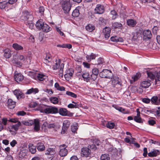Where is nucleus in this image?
<instances>
[{"label":"nucleus","mask_w":160,"mask_h":160,"mask_svg":"<svg viewBox=\"0 0 160 160\" xmlns=\"http://www.w3.org/2000/svg\"><path fill=\"white\" fill-rule=\"evenodd\" d=\"M38 110L41 112L46 114L57 113L58 112L57 108L55 107H48L44 104L40 105L38 107Z\"/></svg>","instance_id":"f257e3e1"},{"label":"nucleus","mask_w":160,"mask_h":160,"mask_svg":"<svg viewBox=\"0 0 160 160\" xmlns=\"http://www.w3.org/2000/svg\"><path fill=\"white\" fill-rule=\"evenodd\" d=\"M23 19L29 28L31 29L33 28L34 24L33 23V17L32 15L27 13L24 15Z\"/></svg>","instance_id":"f03ea898"},{"label":"nucleus","mask_w":160,"mask_h":160,"mask_svg":"<svg viewBox=\"0 0 160 160\" xmlns=\"http://www.w3.org/2000/svg\"><path fill=\"white\" fill-rule=\"evenodd\" d=\"M71 0H63L62 2V7L65 13H68L71 9Z\"/></svg>","instance_id":"7ed1b4c3"},{"label":"nucleus","mask_w":160,"mask_h":160,"mask_svg":"<svg viewBox=\"0 0 160 160\" xmlns=\"http://www.w3.org/2000/svg\"><path fill=\"white\" fill-rule=\"evenodd\" d=\"M21 125V122L15 125L9 126L8 127V130L10 132L11 134L15 135L16 134L17 132L18 129L19 127Z\"/></svg>","instance_id":"20e7f679"},{"label":"nucleus","mask_w":160,"mask_h":160,"mask_svg":"<svg viewBox=\"0 0 160 160\" xmlns=\"http://www.w3.org/2000/svg\"><path fill=\"white\" fill-rule=\"evenodd\" d=\"M32 74V78L35 80H38L40 81H43L47 79V76L44 74L38 73L37 75L35 74L34 73H33Z\"/></svg>","instance_id":"39448f33"},{"label":"nucleus","mask_w":160,"mask_h":160,"mask_svg":"<svg viewBox=\"0 0 160 160\" xmlns=\"http://www.w3.org/2000/svg\"><path fill=\"white\" fill-rule=\"evenodd\" d=\"M143 39L145 41L149 40L152 37L151 32L149 30H144L143 32Z\"/></svg>","instance_id":"423d86ee"},{"label":"nucleus","mask_w":160,"mask_h":160,"mask_svg":"<svg viewBox=\"0 0 160 160\" xmlns=\"http://www.w3.org/2000/svg\"><path fill=\"white\" fill-rule=\"evenodd\" d=\"M112 74L111 71L108 69L103 70L99 74L100 76L103 78H109Z\"/></svg>","instance_id":"0eeeda50"},{"label":"nucleus","mask_w":160,"mask_h":160,"mask_svg":"<svg viewBox=\"0 0 160 160\" xmlns=\"http://www.w3.org/2000/svg\"><path fill=\"white\" fill-rule=\"evenodd\" d=\"M45 154L52 156L51 157L53 158V160L54 158H56L57 156L55 150L52 148H48L46 151Z\"/></svg>","instance_id":"6e6552de"},{"label":"nucleus","mask_w":160,"mask_h":160,"mask_svg":"<svg viewBox=\"0 0 160 160\" xmlns=\"http://www.w3.org/2000/svg\"><path fill=\"white\" fill-rule=\"evenodd\" d=\"M66 145L63 144L60 146L59 154L61 157L65 156L68 154V150L66 149Z\"/></svg>","instance_id":"1a4fd4ad"},{"label":"nucleus","mask_w":160,"mask_h":160,"mask_svg":"<svg viewBox=\"0 0 160 160\" xmlns=\"http://www.w3.org/2000/svg\"><path fill=\"white\" fill-rule=\"evenodd\" d=\"M104 11V7L102 5L100 4H97L95 9V13L99 14L103 13Z\"/></svg>","instance_id":"9d476101"},{"label":"nucleus","mask_w":160,"mask_h":160,"mask_svg":"<svg viewBox=\"0 0 160 160\" xmlns=\"http://www.w3.org/2000/svg\"><path fill=\"white\" fill-rule=\"evenodd\" d=\"M90 152V150L88 148H83L82 149L81 155L82 156L87 157L89 156Z\"/></svg>","instance_id":"9b49d317"},{"label":"nucleus","mask_w":160,"mask_h":160,"mask_svg":"<svg viewBox=\"0 0 160 160\" xmlns=\"http://www.w3.org/2000/svg\"><path fill=\"white\" fill-rule=\"evenodd\" d=\"M141 76V74L139 73H137L135 75L132 76L130 80L131 83L132 84L133 82L137 81L140 78Z\"/></svg>","instance_id":"f8f14e48"},{"label":"nucleus","mask_w":160,"mask_h":160,"mask_svg":"<svg viewBox=\"0 0 160 160\" xmlns=\"http://www.w3.org/2000/svg\"><path fill=\"white\" fill-rule=\"evenodd\" d=\"M151 85L150 81L149 80H145L142 81L140 83V86L143 88H147Z\"/></svg>","instance_id":"ddd939ff"},{"label":"nucleus","mask_w":160,"mask_h":160,"mask_svg":"<svg viewBox=\"0 0 160 160\" xmlns=\"http://www.w3.org/2000/svg\"><path fill=\"white\" fill-rule=\"evenodd\" d=\"M103 32L104 33L105 38L106 39H108L110 36L111 29L109 27H106L103 29Z\"/></svg>","instance_id":"4468645a"},{"label":"nucleus","mask_w":160,"mask_h":160,"mask_svg":"<svg viewBox=\"0 0 160 160\" xmlns=\"http://www.w3.org/2000/svg\"><path fill=\"white\" fill-rule=\"evenodd\" d=\"M33 122L34 124V129L35 131H38L40 129L39 120L38 119H36L34 120Z\"/></svg>","instance_id":"2eb2a0df"},{"label":"nucleus","mask_w":160,"mask_h":160,"mask_svg":"<svg viewBox=\"0 0 160 160\" xmlns=\"http://www.w3.org/2000/svg\"><path fill=\"white\" fill-rule=\"evenodd\" d=\"M58 113L62 116H66L68 115V113L69 112L66 109L63 108H60L58 110Z\"/></svg>","instance_id":"dca6fc26"},{"label":"nucleus","mask_w":160,"mask_h":160,"mask_svg":"<svg viewBox=\"0 0 160 160\" xmlns=\"http://www.w3.org/2000/svg\"><path fill=\"white\" fill-rule=\"evenodd\" d=\"M11 51L8 48H6L3 50V56L6 58H10L12 56Z\"/></svg>","instance_id":"f3484780"},{"label":"nucleus","mask_w":160,"mask_h":160,"mask_svg":"<svg viewBox=\"0 0 160 160\" xmlns=\"http://www.w3.org/2000/svg\"><path fill=\"white\" fill-rule=\"evenodd\" d=\"M52 58V56L50 54L47 53L46 57L44 59V62L46 64L51 63Z\"/></svg>","instance_id":"a211bd4d"},{"label":"nucleus","mask_w":160,"mask_h":160,"mask_svg":"<svg viewBox=\"0 0 160 160\" xmlns=\"http://www.w3.org/2000/svg\"><path fill=\"white\" fill-rule=\"evenodd\" d=\"M7 119L6 118H3L2 119V122L0 121V131L6 128L7 124Z\"/></svg>","instance_id":"6ab92c4d"},{"label":"nucleus","mask_w":160,"mask_h":160,"mask_svg":"<svg viewBox=\"0 0 160 160\" xmlns=\"http://www.w3.org/2000/svg\"><path fill=\"white\" fill-rule=\"evenodd\" d=\"M110 39L112 41L116 42H123V41L122 38L116 36L112 37L110 38Z\"/></svg>","instance_id":"aec40b11"},{"label":"nucleus","mask_w":160,"mask_h":160,"mask_svg":"<svg viewBox=\"0 0 160 160\" xmlns=\"http://www.w3.org/2000/svg\"><path fill=\"white\" fill-rule=\"evenodd\" d=\"M13 93L18 99L23 98L24 96V94L19 90H15L14 91Z\"/></svg>","instance_id":"412c9836"},{"label":"nucleus","mask_w":160,"mask_h":160,"mask_svg":"<svg viewBox=\"0 0 160 160\" xmlns=\"http://www.w3.org/2000/svg\"><path fill=\"white\" fill-rule=\"evenodd\" d=\"M15 80L17 82H20L23 79V76L21 73H15L14 76Z\"/></svg>","instance_id":"4be33fe9"},{"label":"nucleus","mask_w":160,"mask_h":160,"mask_svg":"<svg viewBox=\"0 0 160 160\" xmlns=\"http://www.w3.org/2000/svg\"><path fill=\"white\" fill-rule=\"evenodd\" d=\"M82 77L84 80L87 82L89 81L91 79L89 72L87 71H85L83 72L82 74Z\"/></svg>","instance_id":"5701e85b"},{"label":"nucleus","mask_w":160,"mask_h":160,"mask_svg":"<svg viewBox=\"0 0 160 160\" xmlns=\"http://www.w3.org/2000/svg\"><path fill=\"white\" fill-rule=\"evenodd\" d=\"M39 92L38 89V88H32L28 89L26 93V94H30L32 93L35 94Z\"/></svg>","instance_id":"b1692460"},{"label":"nucleus","mask_w":160,"mask_h":160,"mask_svg":"<svg viewBox=\"0 0 160 160\" xmlns=\"http://www.w3.org/2000/svg\"><path fill=\"white\" fill-rule=\"evenodd\" d=\"M8 107L10 109H13L15 106L16 102L12 99H9L8 101Z\"/></svg>","instance_id":"393cba45"},{"label":"nucleus","mask_w":160,"mask_h":160,"mask_svg":"<svg viewBox=\"0 0 160 160\" xmlns=\"http://www.w3.org/2000/svg\"><path fill=\"white\" fill-rule=\"evenodd\" d=\"M127 23L128 26L133 27L137 24V22L134 19H129L127 20Z\"/></svg>","instance_id":"a878e982"},{"label":"nucleus","mask_w":160,"mask_h":160,"mask_svg":"<svg viewBox=\"0 0 160 160\" xmlns=\"http://www.w3.org/2000/svg\"><path fill=\"white\" fill-rule=\"evenodd\" d=\"M160 154V152L159 150H155L151 152H149L148 155L149 157H156Z\"/></svg>","instance_id":"bb28decb"},{"label":"nucleus","mask_w":160,"mask_h":160,"mask_svg":"<svg viewBox=\"0 0 160 160\" xmlns=\"http://www.w3.org/2000/svg\"><path fill=\"white\" fill-rule=\"evenodd\" d=\"M97 57V55L93 53H92L90 55H87L86 58L88 62H90L92 60L94 59Z\"/></svg>","instance_id":"cd10ccee"},{"label":"nucleus","mask_w":160,"mask_h":160,"mask_svg":"<svg viewBox=\"0 0 160 160\" xmlns=\"http://www.w3.org/2000/svg\"><path fill=\"white\" fill-rule=\"evenodd\" d=\"M44 24L43 20L42 19H40L36 22V26L38 29L41 30L42 28V27Z\"/></svg>","instance_id":"c85d7f7f"},{"label":"nucleus","mask_w":160,"mask_h":160,"mask_svg":"<svg viewBox=\"0 0 160 160\" xmlns=\"http://www.w3.org/2000/svg\"><path fill=\"white\" fill-rule=\"evenodd\" d=\"M73 72V71L72 70H71V71H69L68 72L65 74L64 75V77L66 78V79L67 80L69 81L70 79H71L72 77Z\"/></svg>","instance_id":"c756f323"},{"label":"nucleus","mask_w":160,"mask_h":160,"mask_svg":"<svg viewBox=\"0 0 160 160\" xmlns=\"http://www.w3.org/2000/svg\"><path fill=\"white\" fill-rule=\"evenodd\" d=\"M113 106L116 110L122 112L124 114H127L128 113V112L126 111L125 109L122 108L121 107H119L116 105H113Z\"/></svg>","instance_id":"7c9ffc66"},{"label":"nucleus","mask_w":160,"mask_h":160,"mask_svg":"<svg viewBox=\"0 0 160 160\" xmlns=\"http://www.w3.org/2000/svg\"><path fill=\"white\" fill-rule=\"evenodd\" d=\"M28 147L30 152L32 154H34L36 151V146L32 143H29Z\"/></svg>","instance_id":"2f4dec72"},{"label":"nucleus","mask_w":160,"mask_h":160,"mask_svg":"<svg viewBox=\"0 0 160 160\" xmlns=\"http://www.w3.org/2000/svg\"><path fill=\"white\" fill-rule=\"evenodd\" d=\"M27 150L25 149L21 150L18 154V157L20 158H22L26 155Z\"/></svg>","instance_id":"473e14b6"},{"label":"nucleus","mask_w":160,"mask_h":160,"mask_svg":"<svg viewBox=\"0 0 160 160\" xmlns=\"http://www.w3.org/2000/svg\"><path fill=\"white\" fill-rule=\"evenodd\" d=\"M49 99L51 102L54 104H58L59 102V98L57 97H52Z\"/></svg>","instance_id":"72a5a7b5"},{"label":"nucleus","mask_w":160,"mask_h":160,"mask_svg":"<svg viewBox=\"0 0 160 160\" xmlns=\"http://www.w3.org/2000/svg\"><path fill=\"white\" fill-rule=\"evenodd\" d=\"M37 149L38 151H42L45 149V147L44 144L41 142H38L37 144Z\"/></svg>","instance_id":"f704fd0d"},{"label":"nucleus","mask_w":160,"mask_h":160,"mask_svg":"<svg viewBox=\"0 0 160 160\" xmlns=\"http://www.w3.org/2000/svg\"><path fill=\"white\" fill-rule=\"evenodd\" d=\"M12 47L16 50H20L23 49V47L22 46L16 43H14L12 44Z\"/></svg>","instance_id":"c9c22d12"},{"label":"nucleus","mask_w":160,"mask_h":160,"mask_svg":"<svg viewBox=\"0 0 160 160\" xmlns=\"http://www.w3.org/2000/svg\"><path fill=\"white\" fill-rule=\"evenodd\" d=\"M80 7H78L73 11L72 13V15L73 17H77L79 16L80 14L79 10Z\"/></svg>","instance_id":"e433bc0d"},{"label":"nucleus","mask_w":160,"mask_h":160,"mask_svg":"<svg viewBox=\"0 0 160 160\" xmlns=\"http://www.w3.org/2000/svg\"><path fill=\"white\" fill-rule=\"evenodd\" d=\"M21 123L25 125L29 126L33 124L34 122L32 120H27L22 121Z\"/></svg>","instance_id":"4c0bfd02"},{"label":"nucleus","mask_w":160,"mask_h":160,"mask_svg":"<svg viewBox=\"0 0 160 160\" xmlns=\"http://www.w3.org/2000/svg\"><path fill=\"white\" fill-rule=\"evenodd\" d=\"M41 29L43 32H47L50 31L51 28L48 24H44Z\"/></svg>","instance_id":"58836bf2"},{"label":"nucleus","mask_w":160,"mask_h":160,"mask_svg":"<svg viewBox=\"0 0 160 160\" xmlns=\"http://www.w3.org/2000/svg\"><path fill=\"white\" fill-rule=\"evenodd\" d=\"M85 28L87 31L91 32L95 29V27L93 25L89 24L86 26Z\"/></svg>","instance_id":"ea45409f"},{"label":"nucleus","mask_w":160,"mask_h":160,"mask_svg":"<svg viewBox=\"0 0 160 160\" xmlns=\"http://www.w3.org/2000/svg\"><path fill=\"white\" fill-rule=\"evenodd\" d=\"M158 97H153L150 100L151 101V102L152 104L158 105L159 104V102H158Z\"/></svg>","instance_id":"a19ab883"},{"label":"nucleus","mask_w":160,"mask_h":160,"mask_svg":"<svg viewBox=\"0 0 160 160\" xmlns=\"http://www.w3.org/2000/svg\"><path fill=\"white\" fill-rule=\"evenodd\" d=\"M78 128V125L77 123H75L71 126V131L73 133H75Z\"/></svg>","instance_id":"79ce46f5"},{"label":"nucleus","mask_w":160,"mask_h":160,"mask_svg":"<svg viewBox=\"0 0 160 160\" xmlns=\"http://www.w3.org/2000/svg\"><path fill=\"white\" fill-rule=\"evenodd\" d=\"M70 125V122L67 120H65L63 122V126L62 127L64 128H66L68 129Z\"/></svg>","instance_id":"37998d69"},{"label":"nucleus","mask_w":160,"mask_h":160,"mask_svg":"<svg viewBox=\"0 0 160 160\" xmlns=\"http://www.w3.org/2000/svg\"><path fill=\"white\" fill-rule=\"evenodd\" d=\"M134 120L137 122L138 123H142L143 122V120L140 117V115H137L134 117Z\"/></svg>","instance_id":"c03bdc74"},{"label":"nucleus","mask_w":160,"mask_h":160,"mask_svg":"<svg viewBox=\"0 0 160 160\" xmlns=\"http://www.w3.org/2000/svg\"><path fill=\"white\" fill-rule=\"evenodd\" d=\"M32 58V57L30 55H28L25 57V62L26 64H30L31 60Z\"/></svg>","instance_id":"a18cd8bd"},{"label":"nucleus","mask_w":160,"mask_h":160,"mask_svg":"<svg viewBox=\"0 0 160 160\" xmlns=\"http://www.w3.org/2000/svg\"><path fill=\"white\" fill-rule=\"evenodd\" d=\"M122 26V25L121 23L117 22H115L113 23L112 25V27L114 28H119Z\"/></svg>","instance_id":"49530a36"},{"label":"nucleus","mask_w":160,"mask_h":160,"mask_svg":"<svg viewBox=\"0 0 160 160\" xmlns=\"http://www.w3.org/2000/svg\"><path fill=\"white\" fill-rule=\"evenodd\" d=\"M135 139H133L131 138V137H127L124 139L125 141L130 144L133 143V142H134Z\"/></svg>","instance_id":"de8ad7c7"},{"label":"nucleus","mask_w":160,"mask_h":160,"mask_svg":"<svg viewBox=\"0 0 160 160\" xmlns=\"http://www.w3.org/2000/svg\"><path fill=\"white\" fill-rule=\"evenodd\" d=\"M107 127L110 129H112L114 128L115 124L111 122H109L106 124Z\"/></svg>","instance_id":"09e8293b"},{"label":"nucleus","mask_w":160,"mask_h":160,"mask_svg":"<svg viewBox=\"0 0 160 160\" xmlns=\"http://www.w3.org/2000/svg\"><path fill=\"white\" fill-rule=\"evenodd\" d=\"M101 160H110V158L107 154H102L100 158Z\"/></svg>","instance_id":"8fccbe9b"},{"label":"nucleus","mask_w":160,"mask_h":160,"mask_svg":"<svg viewBox=\"0 0 160 160\" xmlns=\"http://www.w3.org/2000/svg\"><path fill=\"white\" fill-rule=\"evenodd\" d=\"M78 107L79 105L78 103H76L75 104L70 103L68 106V107L70 108H78Z\"/></svg>","instance_id":"3c124183"},{"label":"nucleus","mask_w":160,"mask_h":160,"mask_svg":"<svg viewBox=\"0 0 160 160\" xmlns=\"http://www.w3.org/2000/svg\"><path fill=\"white\" fill-rule=\"evenodd\" d=\"M111 14L112 15V19L114 20L116 18L118 17V15L116 12L114 10H113L111 12Z\"/></svg>","instance_id":"603ef678"},{"label":"nucleus","mask_w":160,"mask_h":160,"mask_svg":"<svg viewBox=\"0 0 160 160\" xmlns=\"http://www.w3.org/2000/svg\"><path fill=\"white\" fill-rule=\"evenodd\" d=\"M147 74L148 77L151 79H156V75H155L151 72H147Z\"/></svg>","instance_id":"864d4df0"},{"label":"nucleus","mask_w":160,"mask_h":160,"mask_svg":"<svg viewBox=\"0 0 160 160\" xmlns=\"http://www.w3.org/2000/svg\"><path fill=\"white\" fill-rule=\"evenodd\" d=\"M66 94L68 96L74 98H76L77 97V95L76 94L72 92L69 91H67L66 92Z\"/></svg>","instance_id":"5fc2aeb1"},{"label":"nucleus","mask_w":160,"mask_h":160,"mask_svg":"<svg viewBox=\"0 0 160 160\" xmlns=\"http://www.w3.org/2000/svg\"><path fill=\"white\" fill-rule=\"evenodd\" d=\"M8 121L14 123H18L19 122H20V121H19L18 119L17 118H10L8 120Z\"/></svg>","instance_id":"6e6d98bb"},{"label":"nucleus","mask_w":160,"mask_h":160,"mask_svg":"<svg viewBox=\"0 0 160 160\" xmlns=\"http://www.w3.org/2000/svg\"><path fill=\"white\" fill-rule=\"evenodd\" d=\"M60 60H59L58 61H56V62L55 63V64L53 65V69L56 70L60 66Z\"/></svg>","instance_id":"4d7b16f0"},{"label":"nucleus","mask_w":160,"mask_h":160,"mask_svg":"<svg viewBox=\"0 0 160 160\" xmlns=\"http://www.w3.org/2000/svg\"><path fill=\"white\" fill-rule=\"evenodd\" d=\"M56 29L60 35L62 36H65L64 33L62 32L61 28L56 26Z\"/></svg>","instance_id":"13d9d810"},{"label":"nucleus","mask_w":160,"mask_h":160,"mask_svg":"<svg viewBox=\"0 0 160 160\" xmlns=\"http://www.w3.org/2000/svg\"><path fill=\"white\" fill-rule=\"evenodd\" d=\"M64 67V65L62 64L61 65V67L60 69V70L59 72V75L60 76L62 77L63 76V68Z\"/></svg>","instance_id":"bf43d9fd"},{"label":"nucleus","mask_w":160,"mask_h":160,"mask_svg":"<svg viewBox=\"0 0 160 160\" xmlns=\"http://www.w3.org/2000/svg\"><path fill=\"white\" fill-rule=\"evenodd\" d=\"M43 91L49 94H51L53 93V91H52V89L45 88L43 89Z\"/></svg>","instance_id":"052dcab7"},{"label":"nucleus","mask_w":160,"mask_h":160,"mask_svg":"<svg viewBox=\"0 0 160 160\" xmlns=\"http://www.w3.org/2000/svg\"><path fill=\"white\" fill-rule=\"evenodd\" d=\"M142 101L144 103L148 104L150 103L151 100L148 98H143L142 99Z\"/></svg>","instance_id":"680f3d73"},{"label":"nucleus","mask_w":160,"mask_h":160,"mask_svg":"<svg viewBox=\"0 0 160 160\" xmlns=\"http://www.w3.org/2000/svg\"><path fill=\"white\" fill-rule=\"evenodd\" d=\"M6 6V3L5 2H0V8L3 9Z\"/></svg>","instance_id":"e2e57ef3"},{"label":"nucleus","mask_w":160,"mask_h":160,"mask_svg":"<svg viewBox=\"0 0 160 160\" xmlns=\"http://www.w3.org/2000/svg\"><path fill=\"white\" fill-rule=\"evenodd\" d=\"M92 74L97 75L98 74V70L97 68H94L92 70Z\"/></svg>","instance_id":"0e129e2a"},{"label":"nucleus","mask_w":160,"mask_h":160,"mask_svg":"<svg viewBox=\"0 0 160 160\" xmlns=\"http://www.w3.org/2000/svg\"><path fill=\"white\" fill-rule=\"evenodd\" d=\"M158 30V27L156 26H154L152 29V32L154 34H156L157 33V31Z\"/></svg>","instance_id":"69168bd1"},{"label":"nucleus","mask_w":160,"mask_h":160,"mask_svg":"<svg viewBox=\"0 0 160 160\" xmlns=\"http://www.w3.org/2000/svg\"><path fill=\"white\" fill-rule=\"evenodd\" d=\"M17 144V142L15 140H13L11 142H10L11 146L12 147H14Z\"/></svg>","instance_id":"338daca9"},{"label":"nucleus","mask_w":160,"mask_h":160,"mask_svg":"<svg viewBox=\"0 0 160 160\" xmlns=\"http://www.w3.org/2000/svg\"><path fill=\"white\" fill-rule=\"evenodd\" d=\"M156 80H158V81H160V71L157 72L156 74Z\"/></svg>","instance_id":"774afa93"}]
</instances>
